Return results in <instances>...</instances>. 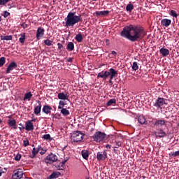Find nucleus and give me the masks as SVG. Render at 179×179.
I'll use <instances>...</instances> for the list:
<instances>
[{
  "mask_svg": "<svg viewBox=\"0 0 179 179\" xmlns=\"http://www.w3.org/2000/svg\"><path fill=\"white\" fill-rule=\"evenodd\" d=\"M19 125H20V127H19L20 131H23V129H25V127H23V124H22V123H20Z\"/></svg>",
  "mask_w": 179,
  "mask_h": 179,
  "instance_id": "46",
  "label": "nucleus"
},
{
  "mask_svg": "<svg viewBox=\"0 0 179 179\" xmlns=\"http://www.w3.org/2000/svg\"><path fill=\"white\" fill-rule=\"evenodd\" d=\"M20 159H22V155H20V153L17 154L15 157V160L16 162H20Z\"/></svg>",
  "mask_w": 179,
  "mask_h": 179,
  "instance_id": "41",
  "label": "nucleus"
},
{
  "mask_svg": "<svg viewBox=\"0 0 179 179\" xmlns=\"http://www.w3.org/2000/svg\"><path fill=\"white\" fill-rule=\"evenodd\" d=\"M23 143H24V146H29V140H24L23 141Z\"/></svg>",
  "mask_w": 179,
  "mask_h": 179,
  "instance_id": "44",
  "label": "nucleus"
},
{
  "mask_svg": "<svg viewBox=\"0 0 179 179\" xmlns=\"http://www.w3.org/2000/svg\"><path fill=\"white\" fill-rule=\"evenodd\" d=\"M20 36L19 38L20 43H21V44H24V41H26V33H22Z\"/></svg>",
  "mask_w": 179,
  "mask_h": 179,
  "instance_id": "26",
  "label": "nucleus"
},
{
  "mask_svg": "<svg viewBox=\"0 0 179 179\" xmlns=\"http://www.w3.org/2000/svg\"><path fill=\"white\" fill-rule=\"evenodd\" d=\"M38 152L39 151L37 150L36 148H34L32 150V155H31L29 157H31V159H34V157H36Z\"/></svg>",
  "mask_w": 179,
  "mask_h": 179,
  "instance_id": "29",
  "label": "nucleus"
},
{
  "mask_svg": "<svg viewBox=\"0 0 179 179\" xmlns=\"http://www.w3.org/2000/svg\"><path fill=\"white\" fill-rule=\"evenodd\" d=\"M75 40L78 41V43H82L83 41V36L82 34L79 33L76 36Z\"/></svg>",
  "mask_w": 179,
  "mask_h": 179,
  "instance_id": "27",
  "label": "nucleus"
},
{
  "mask_svg": "<svg viewBox=\"0 0 179 179\" xmlns=\"http://www.w3.org/2000/svg\"><path fill=\"white\" fill-rule=\"evenodd\" d=\"M8 124L10 128L13 129H17V125L16 124V120L12 119L8 120Z\"/></svg>",
  "mask_w": 179,
  "mask_h": 179,
  "instance_id": "15",
  "label": "nucleus"
},
{
  "mask_svg": "<svg viewBox=\"0 0 179 179\" xmlns=\"http://www.w3.org/2000/svg\"><path fill=\"white\" fill-rule=\"evenodd\" d=\"M10 0H0V6H5Z\"/></svg>",
  "mask_w": 179,
  "mask_h": 179,
  "instance_id": "38",
  "label": "nucleus"
},
{
  "mask_svg": "<svg viewBox=\"0 0 179 179\" xmlns=\"http://www.w3.org/2000/svg\"><path fill=\"white\" fill-rule=\"evenodd\" d=\"M108 76L110 78L109 83L110 85H113V79L118 76V71L113 68L110 69L109 71H101L98 73L97 79H99V78H101L103 80H107V78H108Z\"/></svg>",
  "mask_w": 179,
  "mask_h": 179,
  "instance_id": "3",
  "label": "nucleus"
},
{
  "mask_svg": "<svg viewBox=\"0 0 179 179\" xmlns=\"http://www.w3.org/2000/svg\"><path fill=\"white\" fill-rule=\"evenodd\" d=\"M121 146V143L120 142H116L115 146L114 147V149H118V148Z\"/></svg>",
  "mask_w": 179,
  "mask_h": 179,
  "instance_id": "45",
  "label": "nucleus"
},
{
  "mask_svg": "<svg viewBox=\"0 0 179 179\" xmlns=\"http://www.w3.org/2000/svg\"><path fill=\"white\" fill-rule=\"evenodd\" d=\"M138 122L139 124H141V125H143L146 122V119L143 115H140L138 117Z\"/></svg>",
  "mask_w": 179,
  "mask_h": 179,
  "instance_id": "25",
  "label": "nucleus"
},
{
  "mask_svg": "<svg viewBox=\"0 0 179 179\" xmlns=\"http://www.w3.org/2000/svg\"><path fill=\"white\" fill-rule=\"evenodd\" d=\"M171 16H173V17H177L178 15L177 14V12L174 10H171L170 13Z\"/></svg>",
  "mask_w": 179,
  "mask_h": 179,
  "instance_id": "39",
  "label": "nucleus"
},
{
  "mask_svg": "<svg viewBox=\"0 0 179 179\" xmlns=\"http://www.w3.org/2000/svg\"><path fill=\"white\" fill-rule=\"evenodd\" d=\"M164 125H166V120H158L154 122L156 129L162 128Z\"/></svg>",
  "mask_w": 179,
  "mask_h": 179,
  "instance_id": "12",
  "label": "nucleus"
},
{
  "mask_svg": "<svg viewBox=\"0 0 179 179\" xmlns=\"http://www.w3.org/2000/svg\"><path fill=\"white\" fill-rule=\"evenodd\" d=\"M86 179H90V177H87Z\"/></svg>",
  "mask_w": 179,
  "mask_h": 179,
  "instance_id": "59",
  "label": "nucleus"
},
{
  "mask_svg": "<svg viewBox=\"0 0 179 179\" xmlns=\"http://www.w3.org/2000/svg\"><path fill=\"white\" fill-rule=\"evenodd\" d=\"M23 177V171L17 169L13 171L12 179H21Z\"/></svg>",
  "mask_w": 179,
  "mask_h": 179,
  "instance_id": "9",
  "label": "nucleus"
},
{
  "mask_svg": "<svg viewBox=\"0 0 179 179\" xmlns=\"http://www.w3.org/2000/svg\"><path fill=\"white\" fill-rule=\"evenodd\" d=\"M116 103L117 100L115 99H112L107 102L106 106L109 107V106H113V104H115Z\"/></svg>",
  "mask_w": 179,
  "mask_h": 179,
  "instance_id": "33",
  "label": "nucleus"
},
{
  "mask_svg": "<svg viewBox=\"0 0 179 179\" xmlns=\"http://www.w3.org/2000/svg\"><path fill=\"white\" fill-rule=\"evenodd\" d=\"M120 34L122 37H124L129 40V41L135 43V41L142 40L146 36V32L145 31V28L141 26L130 24L128 27H125Z\"/></svg>",
  "mask_w": 179,
  "mask_h": 179,
  "instance_id": "1",
  "label": "nucleus"
},
{
  "mask_svg": "<svg viewBox=\"0 0 179 179\" xmlns=\"http://www.w3.org/2000/svg\"><path fill=\"white\" fill-rule=\"evenodd\" d=\"M97 160H106L107 159V151L99 152L96 155Z\"/></svg>",
  "mask_w": 179,
  "mask_h": 179,
  "instance_id": "10",
  "label": "nucleus"
},
{
  "mask_svg": "<svg viewBox=\"0 0 179 179\" xmlns=\"http://www.w3.org/2000/svg\"><path fill=\"white\" fill-rule=\"evenodd\" d=\"M44 44L50 47V45H52V41H50V39H46L44 41Z\"/></svg>",
  "mask_w": 179,
  "mask_h": 179,
  "instance_id": "40",
  "label": "nucleus"
},
{
  "mask_svg": "<svg viewBox=\"0 0 179 179\" xmlns=\"http://www.w3.org/2000/svg\"><path fill=\"white\" fill-rule=\"evenodd\" d=\"M43 139H45V141H52V138H51V135L50 134H45L43 136Z\"/></svg>",
  "mask_w": 179,
  "mask_h": 179,
  "instance_id": "37",
  "label": "nucleus"
},
{
  "mask_svg": "<svg viewBox=\"0 0 179 179\" xmlns=\"http://www.w3.org/2000/svg\"><path fill=\"white\" fill-rule=\"evenodd\" d=\"M33 96V94L31 92L25 93L23 100H29Z\"/></svg>",
  "mask_w": 179,
  "mask_h": 179,
  "instance_id": "30",
  "label": "nucleus"
},
{
  "mask_svg": "<svg viewBox=\"0 0 179 179\" xmlns=\"http://www.w3.org/2000/svg\"><path fill=\"white\" fill-rule=\"evenodd\" d=\"M58 50L60 51H62L64 50V45H62L61 43H57Z\"/></svg>",
  "mask_w": 179,
  "mask_h": 179,
  "instance_id": "42",
  "label": "nucleus"
},
{
  "mask_svg": "<svg viewBox=\"0 0 179 179\" xmlns=\"http://www.w3.org/2000/svg\"><path fill=\"white\" fill-rule=\"evenodd\" d=\"M5 62H6V59L4 57L0 58V68L1 66H3L5 65Z\"/></svg>",
  "mask_w": 179,
  "mask_h": 179,
  "instance_id": "36",
  "label": "nucleus"
},
{
  "mask_svg": "<svg viewBox=\"0 0 179 179\" xmlns=\"http://www.w3.org/2000/svg\"><path fill=\"white\" fill-rule=\"evenodd\" d=\"M55 162H58V157L52 153L48 155L45 159V163L48 164H52V163H55Z\"/></svg>",
  "mask_w": 179,
  "mask_h": 179,
  "instance_id": "6",
  "label": "nucleus"
},
{
  "mask_svg": "<svg viewBox=\"0 0 179 179\" xmlns=\"http://www.w3.org/2000/svg\"><path fill=\"white\" fill-rule=\"evenodd\" d=\"M166 104V99L164 98L158 97L155 103H153L154 107L157 108H160L162 106Z\"/></svg>",
  "mask_w": 179,
  "mask_h": 179,
  "instance_id": "7",
  "label": "nucleus"
},
{
  "mask_svg": "<svg viewBox=\"0 0 179 179\" xmlns=\"http://www.w3.org/2000/svg\"><path fill=\"white\" fill-rule=\"evenodd\" d=\"M64 20L66 27H73L76 23L83 22L82 15H76V13L75 12H69Z\"/></svg>",
  "mask_w": 179,
  "mask_h": 179,
  "instance_id": "2",
  "label": "nucleus"
},
{
  "mask_svg": "<svg viewBox=\"0 0 179 179\" xmlns=\"http://www.w3.org/2000/svg\"><path fill=\"white\" fill-rule=\"evenodd\" d=\"M104 138H106V134L101 131H96L94 136H92V139L95 142H103V141H104Z\"/></svg>",
  "mask_w": 179,
  "mask_h": 179,
  "instance_id": "5",
  "label": "nucleus"
},
{
  "mask_svg": "<svg viewBox=\"0 0 179 179\" xmlns=\"http://www.w3.org/2000/svg\"><path fill=\"white\" fill-rule=\"evenodd\" d=\"M111 54H113V56L115 57L117 55V52L113 50V51L111 52Z\"/></svg>",
  "mask_w": 179,
  "mask_h": 179,
  "instance_id": "54",
  "label": "nucleus"
},
{
  "mask_svg": "<svg viewBox=\"0 0 179 179\" xmlns=\"http://www.w3.org/2000/svg\"><path fill=\"white\" fill-rule=\"evenodd\" d=\"M68 162V158H66V159H64L62 162V167L65 165V163H66Z\"/></svg>",
  "mask_w": 179,
  "mask_h": 179,
  "instance_id": "50",
  "label": "nucleus"
},
{
  "mask_svg": "<svg viewBox=\"0 0 179 179\" xmlns=\"http://www.w3.org/2000/svg\"><path fill=\"white\" fill-rule=\"evenodd\" d=\"M126 10L127 12H129L130 13H131V12H132V10H134V6L132 5V3H129L127 5Z\"/></svg>",
  "mask_w": 179,
  "mask_h": 179,
  "instance_id": "32",
  "label": "nucleus"
},
{
  "mask_svg": "<svg viewBox=\"0 0 179 179\" xmlns=\"http://www.w3.org/2000/svg\"><path fill=\"white\" fill-rule=\"evenodd\" d=\"M92 1H97V0H92Z\"/></svg>",
  "mask_w": 179,
  "mask_h": 179,
  "instance_id": "60",
  "label": "nucleus"
},
{
  "mask_svg": "<svg viewBox=\"0 0 179 179\" xmlns=\"http://www.w3.org/2000/svg\"><path fill=\"white\" fill-rule=\"evenodd\" d=\"M0 20H1V17H0Z\"/></svg>",
  "mask_w": 179,
  "mask_h": 179,
  "instance_id": "61",
  "label": "nucleus"
},
{
  "mask_svg": "<svg viewBox=\"0 0 179 179\" xmlns=\"http://www.w3.org/2000/svg\"><path fill=\"white\" fill-rule=\"evenodd\" d=\"M160 54H162V57H167V55H170V50L167 48H162L159 50Z\"/></svg>",
  "mask_w": 179,
  "mask_h": 179,
  "instance_id": "20",
  "label": "nucleus"
},
{
  "mask_svg": "<svg viewBox=\"0 0 179 179\" xmlns=\"http://www.w3.org/2000/svg\"><path fill=\"white\" fill-rule=\"evenodd\" d=\"M81 155L85 160H87L89 159V152L86 150H83L81 151Z\"/></svg>",
  "mask_w": 179,
  "mask_h": 179,
  "instance_id": "23",
  "label": "nucleus"
},
{
  "mask_svg": "<svg viewBox=\"0 0 179 179\" xmlns=\"http://www.w3.org/2000/svg\"><path fill=\"white\" fill-rule=\"evenodd\" d=\"M106 148H107V149H111V145H106Z\"/></svg>",
  "mask_w": 179,
  "mask_h": 179,
  "instance_id": "55",
  "label": "nucleus"
},
{
  "mask_svg": "<svg viewBox=\"0 0 179 179\" xmlns=\"http://www.w3.org/2000/svg\"><path fill=\"white\" fill-rule=\"evenodd\" d=\"M28 26L29 25L24 22L21 24V27H23L24 29H27Z\"/></svg>",
  "mask_w": 179,
  "mask_h": 179,
  "instance_id": "48",
  "label": "nucleus"
},
{
  "mask_svg": "<svg viewBox=\"0 0 179 179\" xmlns=\"http://www.w3.org/2000/svg\"><path fill=\"white\" fill-rule=\"evenodd\" d=\"M72 61H73V58L70 57L67 59V62H72Z\"/></svg>",
  "mask_w": 179,
  "mask_h": 179,
  "instance_id": "53",
  "label": "nucleus"
},
{
  "mask_svg": "<svg viewBox=\"0 0 179 179\" xmlns=\"http://www.w3.org/2000/svg\"><path fill=\"white\" fill-rule=\"evenodd\" d=\"M15 68H17V64L15 62H10L7 67L6 73H10V71H13Z\"/></svg>",
  "mask_w": 179,
  "mask_h": 179,
  "instance_id": "11",
  "label": "nucleus"
},
{
  "mask_svg": "<svg viewBox=\"0 0 179 179\" xmlns=\"http://www.w3.org/2000/svg\"><path fill=\"white\" fill-rule=\"evenodd\" d=\"M60 176H61V173H60V172L54 171V172L52 173L51 175L50 176V179L58 178V177H59Z\"/></svg>",
  "mask_w": 179,
  "mask_h": 179,
  "instance_id": "22",
  "label": "nucleus"
},
{
  "mask_svg": "<svg viewBox=\"0 0 179 179\" xmlns=\"http://www.w3.org/2000/svg\"><path fill=\"white\" fill-rule=\"evenodd\" d=\"M8 9H12V8H15V5H13V3L12 4L8 3Z\"/></svg>",
  "mask_w": 179,
  "mask_h": 179,
  "instance_id": "49",
  "label": "nucleus"
},
{
  "mask_svg": "<svg viewBox=\"0 0 179 179\" xmlns=\"http://www.w3.org/2000/svg\"><path fill=\"white\" fill-rule=\"evenodd\" d=\"M85 136V134L79 131H74L71 136V141L73 142H81V141H83V138Z\"/></svg>",
  "mask_w": 179,
  "mask_h": 179,
  "instance_id": "4",
  "label": "nucleus"
},
{
  "mask_svg": "<svg viewBox=\"0 0 179 179\" xmlns=\"http://www.w3.org/2000/svg\"><path fill=\"white\" fill-rule=\"evenodd\" d=\"M68 51H73L75 50V45L72 42H69L67 44Z\"/></svg>",
  "mask_w": 179,
  "mask_h": 179,
  "instance_id": "28",
  "label": "nucleus"
},
{
  "mask_svg": "<svg viewBox=\"0 0 179 179\" xmlns=\"http://www.w3.org/2000/svg\"><path fill=\"white\" fill-rule=\"evenodd\" d=\"M60 113L61 114H62V115H64V117H67V115H69L71 114L69 110H68V109L64 108H62Z\"/></svg>",
  "mask_w": 179,
  "mask_h": 179,
  "instance_id": "24",
  "label": "nucleus"
},
{
  "mask_svg": "<svg viewBox=\"0 0 179 179\" xmlns=\"http://www.w3.org/2000/svg\"><path fill=\"white\" fill-rule=\"evenodd\" d=\"M110 13L109 10H103V11H96L95 15L97 17H104V16H107Z\"/></svg>",
  "mask_w": 179,
  "mask_h": 179,
  "instance_id": "16",
  "label": "nucleus"
},
{
  "mask_svg": "<svg viewBox=\"0 0 179 179\" xmlns=\"http://www.w3.org/2000/svg\"><path fill=\"white\" fill-rule=\"evenodd\" d=\"M133 71H138L139 69V66L138 65V62H134L132 65Z\"/></svg>",
  "mask_w": 179,
  "mask_h": 179,
  "instance_id": "34",
  "label": "nucleus"
},
{
  "mask_svg": "<svg viewBox=\"0 0 179 179\" xmlns=\"http://www.w3.org/2000/svg\"><path fill=\"white\" fill-rule=\"evenodd\" d=\"M162 26H164L165 27H169L170 24H171V20H169L167 18L163 19L161 21Z\"/></svg>",
  "mask_w": 179,
  "mask_h": 179,
  "instance_id": "19",
  "label": "nucleus"
},
{
  "mask_svg": "<svg viewBox=\"0 0 179 179\" xmlns=\"http://www.w3.org/2000/svg\"><path fill=\"white\" fill-rule=\"evenodd\" d=\"M57 97L59 100H69V95H68V94H64V92H60L58 94Z\"/></svg>",
  "mask_w": 179,
  "mask_h": 179,
  "instance_id": "18",
  "label": "nucleus"
},
{
  "mask_svg": "<svg viewBox=\"0 0 179 179\" xmlns=\"http://www.w3.org/2000/svg\"><path fill=\"white\" fill-rule=\"evenodd\" d=\"M1 176H2V172L1 171H0V177H1Z\"/></svg>",
  "mask_w": 179,
  "mask_h": 179,
  "instance_id": "58",
  "label": "nucleus"
},
{
  "mask_svg": "<svg viewBox=\"0 0 179 179\" xmlns=\"http://www.w3.org/2000/svg\"><path fill=\"white\" fill-rule=\"evenodd\" d=\"M113 152H114V153H115L116 155H118V153H120V150H117V149H115V148H114Z\"/></svg>",
  "mask_w": 179,
  "mask_h": 179,
  "instance_id": "51",
  "label": "nucleus"
},
{
  "mask_svg": "<svg viewBox=\"0 0 179 179\" xmlns=\"http://www.w3.org/2000/svg\"><path fill=\"white\" fill-rule=\"evenodd\" d=\"M25 129L26 131H33V129H34V125L33 124V122H31V120L26 122Z\"/></svg>",
  "mask_w": 179,
  "mask_h": 179,
  "instance_id": "14",
  "label": "nucleus"
},
{
  "mask_svg": "<svg viewBox=\"0 0 179 179\" xmlns=\"http://www.w3.org/2000/svg\"><path fill=\"white\" fill-rule=\"evenodd\" d=\"M41 149H43V148L41 147V145H38V147L36 148V150L39 151L41 150Z\"/></svg>",
  "mask_w": 179,
  "mask_h": 179,
  "instance_id": "52",
  "label": "nucleus"
},
{
  "mask_svg": "<svg viewBox=\"0 0 179 179\" xmlns=\"http://www.w3.org/2000/svg\"><path fill=\"white\" fill-rule=\"evenodd\" d=\"M52 110V108L48 105H45L42 109L43 113H45V114H50L51 113V110Z\"/></svg>",
  "mask_w": 179,
  "mask_h": 179,
  "instance_id": "21",
  "label": "nucleus"
},
{
  "mask_svg": "<svg viewBox=\"0 0 179 179\" xmlns=\"http://www.w3.org/2000/svg\"><path fill=\"white\" fill-rule=\"evenodd\" d=\"M10 15V13L5 10L3 11L2 16H3V17H8V16H9Z\"/></svg>",
  "mask_w": 179,
  "mask_h": 179,
  "instance_id": "43",
  "label": "nucleus"
},
{
  "mask_svg": "<svg viewBox=\"0 0 179 179\" xmlns=\"http://www.w3.org/2000/svg\"><path fill=\"white\" fill-rule=\"evenodd\" d=\"M0 38H1V40H6V41H9L12 40L13 36H12V35L1 36Z\"/></svg>",
  "mask_w": 179,
  "mask_h": 179,
  "instance_id": "31",
  "label": "nucleus"
},
{
  "mask_svg": "<svg viewBox=\"0 0 179 179\" xmlns=\"http://www.w3.org/2000/svg\"><path fill=\"white\" fill-rule=\"evenodd\" d=\"M2 124V120L0 119V125Z\"/></svg>",
  "mask_w": 179,
  "mask_h": 179,
  "instance_id": "57",
  "label": "nucleus"
},
{
  "mask_svg": "<svg viewBox=\"0 0 179 179\" xmlns=\"http://www.w3.org/2000/svg\"><path fill=\"white\" fill-rule=\"evenodd\" d=\"M36 102L38 103V105L34 108V114L36 115H38V114L41 113V101H36Z\"/></svg>",
  "mask_w": 179,
  "mask_h": 179,
  "instance_id": "17",
  "label": "nucleus"
},
{
  "mask_svg": "<svg viewBox=\"0 0 179 179\" xmlns=\"http://www.w3.org/2000/svg\"><path fill=\"white\" fill-rule=\"evenodd\" d=\"M36 122V118H34V119H32L31 120V122Z\"/></svg>",
  "mask_w": 179,
  "mask_h": 179,
  "instance_id": "56",
  "label": "nucleus"
},
{
  "mask_svg": "<svg viewBox=\"0 0 179 179\" xmlns=\"http://www.w3.org/2000/svg\"><path fill=\"white\" fill-rule=\"evenodd\" d=\"M157 130L154 132L156 138H164L167 134L163 129H156Z\"/></svg>",
  "mask_w": 179,
  "mask_h": 179,
  "instance_id": "8",
  "label": "nucleus"
},
{
  "mask_svg": "<svg viewBox=\"0 0 179 179\" xmlns=\"http://www.w3.org/2000/svg\"><path fill=\"white\" fill-rule=\"evenodd\" d=\"M66 104V103H65V101H64L62 100L59 101V106H58L59 110H61V109L64 108V107L65 106Z\"/></svg>",
  "mask_w": 179,
  "mask_h": 179,
  "instance_id": "35",
  "label": "nucleus"
},
{
  "mask_svg": "<svg viewBox=\"0 0 179 179\" xmlns=\"http://www.w3.org/2000/svg\"><path fill=\"white\" fill-rule=\"evenodd\" d=\"M44 31H45V30H44L43 28H41V27L38 28V29L36 31L37 40H40V38H41V37H43V36H44Z\"/></svg>",
  "mask_w": 179,
  "mask_h": 179,
  "instance_id": "13",
  "label": "nucleus"
},
{
  "mask_svg": "<svg viewBox=\"0 0 179 179\" xmlns=\"http://www.w3.org/2000/svg\"><path fill=\"white\" fill-rule=\"evenodd\" d=\"M45 152H47V150H45L44 148H42L40 152V155H45Z\"/></svg>",
  "mask_w": 179,
  "mask_h": 179,
  "instance_id": "47",
  "label": "nucleus"
}]
</instances>
